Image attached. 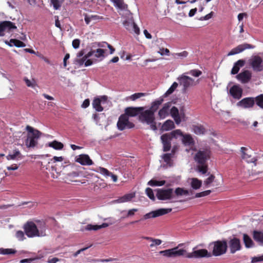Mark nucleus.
Here are the masks:
<instances>
[{
    "label": "nucleus",
    "mask_w": 263,
    "mask_h": 263,
    "mask_svg": "<svg viewBox=\"0 0 263 263\" xmlns=\"http://www.w3.org/2000/svg\"><path fill=\"white\" fill-rule=\"evenodd\" d=\"M181 134L182 133H168L162 135L161 139L163 144V151H169L171 148V141L173 139L176 137L177 135H181Z\"/></svg>",
    "instance_id": "obj_7"
},
{
    "label": "nucleus",
    "mask_w": 263,
    "mask_h": 263,
    "mask_svg": "<svg viewBox=\"0 0 263 263\" xmlns=\"http://www.w3.org/2000/svg\"><path fill=\"white\" fill-rule=\"evenodd\" d=\"M41 133H28L25 140V145L27 148L34 147L37 144Z\"/></svg>",
    "instance_id": "obj_11"
},
{
    "label": "nucleus",
    "mask_w": 263,
    "mask_h": 263,
    "mask_svg": "<svg viewBox=\"0 0 263 263\" xmlns=\"http://www.w3.org/2000/svg\"><path fill=\"white\" fill-rule=\"evenodd\" d=\"M183 245V243H179L177 247L161 251L159 254L167 258H176L183 256L186 257V254L189 253H187L185 249H179Z\"/></svg>",
    "instance_id": "obj_4"
},
{
    "label": "nucleus",
    "mask_w": 263,
    "mask_h": 263,
    "mask_svg": "<svg viewBox=\"0 0 263 263\" xmlns=\"http://www.w3.org/2000/svg\"><path fill=\"white\" fill-rule=\"evenodd\" d=\"M23 228L26 235L30 238L43 237L46 235L47 227L44 221L38 220L36 223L28 221L24 225Z\"/></svg>",
    "instance_id": "obj_1"
},
{
    "label": "nucleus",
    "mask_w": 263,
    "mask_h": 263,
    "mask_svg": "<svg viewBox=\"0 0 263 263\" xmlns=\"http://www.w3.org/2000/svg\"><path fill=\"white\" fill-rule=\"evenodd\" d=\"M76 161L83 165H91L93 164V162L89 156L86 154L80 155L76 158Z\"/></svg>",
    "instance_id": "obj_21"
},
{
    "label": "nucleus",
    "mask_w": 263,
    "mask_h": 263,
    "mask_svg": "<svg viewBox=\"0 0 263 263\" xmlns=\"http://www.w3.org/2000/svg\"><path fill=\"white\" fill-rule=\"evenodd\" d=\"M243 241L247 248H252L255 244L251 237L247 234H243Z\"/></svg>",
    "instance_id": "obj_30"
},
{
    "label": "nucleus",
    "mask_w": 263,
    "mask_h": 263,
    "mask_svg": "<svg viewBox=\"0 0 263 263\" xmlns=\"http://www.w3.org/2000/svg\"><path fill=\"white\" fill-rule=\"evenodd\" d=\"M189 182H190L191 186L194 190L199 189L202 185V181L196 178L189 179Z\"/></svg>",
    "instance_id": "obj_28"
},
{
    "label": "nucleus",
    "mask_w": 263,
    "mask_h": 263,
    "mask_svg": "<svg viewBox=\"0 0 263 263\" xmlns=\"http://www.w3.org/2000/svg\"><path fill=\"white\" fill-rule=\"evenodd\" d=\"M254 46L252 45L245 43L243 44L239 45L236 47L232 49L231 51L228 54V55H232L241 52L247 49H253Z\"/></svg>",
    "instance_id": "obj_19"
},
{
    "label": "nucleus",
    "mask_w": 263,
    "mask_h": 263,
    "mask_svg": "<svg viewBox=\"0 0 263 263\" xmlns=\"http://www.w3.org/2000/svg\"><path fill=\"white\" fill-rule=\"evenodd\" d=\"M135 197V194L130 193L127 194L119 198L117 200V202L118 203H122V202H125L127 201H130L134 197Z\"/></svg>",
    "instance_id": "obj_35"
},
{
    "label": "nucleus",
    "mask_w": 263,
    "mask_h": 263,
    "mask_svg": "<svg viewBox=\"0 0 263 263\" xmlns=\"http://www.w3.org/2000/svg\"><path fill=\"white\" fill-rule=\"evenodd\" d=\"M106 50L101 48L93 49V55L97 58H104Z\"/></svg>",
    "instance_id": "obj_38"
},
{
    "label": "nucleus",
    "mask_w": 263,
    "mask_h": 263,
    "mask_svg": "<svg viewBox=\"0 0 263 263\" xmlns=\"http://www.w3.org/2000/svg\"><path fill=\"white\" fill-rule=\"evenodd\" d=\"M188 55L189 53L186 51H183L179 53H174L172 54V55L175 59L179 57L181 59L186 58L188 56Z\"/></svg>",
    "instance_id": "obj_45"
},
{
    "label": "nucleus",
    "mask_w": 263,
    "mask_h": 263,
    "mask_svg": "<svg viewBox=\"0 0 263 263\" xmlns=\"http://www.w3.org/2000/svg\"><path fill=\"white\" fill-rule=\"evenodd\" d=\"M17 27L15 24L10 21H3L0 22V36L5 35L4 32H10L12 29H15Z\"/></svg>",
    "instance_id": "obj_14"
},
{
    "label": "nucleus",
    "mask_w": 263,
    "mask_h": 263,
    "mask_svg": "<svg viewBox=\"0 0 263 263\" xmlns=\"http://www.w3.org/2000/svg\"><path fill=\"white\" fill-rule=\"evenodd\" d=\"M179 135L182 137V141L184 145H192L194 144V140L190 135H185L183 136L181 134V135Z\"/></svg>",
    "instance_id": "obj_33"
},
{
    "label": "nucleus",
    "mask_w": 263,
    "mask_h": 263,
    "mask_svg": "<svg viewBox=\"0 0 263 263\" xmlns=\"http://www.w3.org/2000/svg\"><path fill=\"white\" fill-rule=\"evenodd\" d=\"M80 44V40L79 39H74L72 43V47L74 49H77L79 47Z\"/></svg>",
    "instance_id": "obj_60"
},
{
    "label": "nucleus",
    "mask_w": 263,
    "mask_h": 263,
    "mask_svg": "<svg viewBox=\"0 0 263 263\" xmlns=\"http://www.w3.org/2000/svg\"><path fill=\"white\" fill-rule=\"evenodd\" d=\"M86 60V59H85L84 56H83L81 59H77L75 60V62L77 63H78L79 65L81 66L83 65L84 63H85Z\"/></svg>",
    "instance_id": "obj_61"
},
{
    "label": "nucleus",
    "mask_w": 263,
    "mask_h": 263,
    "mask_svg": "<svg viewBox=\"0 0 263 263\" xmlns=\"http://www.w3.org/2000/svg\"><path fill=\"white\" fill-rule=\"evenodd\" d=\"M173 157L172 154L166 153L162 156V158L167 166L171 167L173 165V161L172 159Z\"/></svg>",
    "instance_id": "obj_34"
},
{
    "label": "nucleus",
    "mask_w": 263,
    "mask_h": 263,
    "mask_svg": "<svg viewBox=\"0 0 263 263\" xmlns=\"http://www.w3.org/2000/svg\"><path fill=\"white\" fill-rule=\"evenodd\" d=\"M156 197L160 200H170V202H175L174 191L172 188L158 189L156 190Z\"/></svg>",
    "instance_id": "obj_6"
},
{
    "label": "nucleus",
    "mask_w": 263,
    "mask_h": 263,
    "mask_svg": "<svg viewBox=\"0 0 263 263\" xmlns=\"http://www.w3.org/2000/svg\"><path fill=\"white\" fill-rule=\"evenodd\" d=\"M49 146L57 150H60L63 148V144L60 142H58L57 141H53L49 143Z\"/></svg>",
    "instance_id": "obj_40"
},
{
    "label": "nucleus",
    "mask_w": 263,
    "mask_h": 263,
    "mask_svg": "<svg viewBox=\"0 0 263 263\" xmlns=\"http://www.w3.org/2000/svg\"><path fill=\"white\" fill-rule=\"evenodd\" d=\"M24 80L28 87L32 88L35 87L36 84L35 81L33 79L30 80L27 78H24Z\"/></svg>",
    "instance_id": "obj_51"
},
{
    "label": "nucleus",
    "mask_w": 263,
    "mask_h": 263,
    "mask_svg": "<svg viewBox=\"0 0 263 263\" xmlns=\"http://www.w3.org/2000/svg\"><path fill=\"white\" fill-rule=\"evenodd\" d=\"M193 249V251L191 253H189L186 254V257L189 258H198L202 257H210L212 256V254L210 252H209L207 250L202 249L195 250Z\"/></svg>",
    "instance_id": "obj_13"
},
{
    "label": "nucleus",
    "mask_w": 263,
    "mask_h": 263,
    "mask_svg": "<svg viewBox=\"0 0 263 263\" xmlns=\"http://www.w3.org/2000/svg\"><path fill=\"white\" fill-rule=\"evenodd\" d=\"M170 113H171V116H172V117H175V116H177L179 115V111H178V108H177L176 107H175V106H173V107L171 109Z\"/></svg>",
    "instance_id": "obj_56"
},
{
    "label": "nucleus",
    "mask_w": 263,
    "mask_h": 263,
    "mask_svg": "<svg viewBox=\"0 0 263 263\" xmlns=\"http://www.w3.org/2000/svg\"><path fill=\"white\" fill-rule=\"evenodd\" d=\"M117 126L119 130H122L125 129H130L135 126L133 123L129 121V118L125 115H121L117 122Z\"/></svg>",
    "instance_id": "obj_12"
},
{
    "label": "nucleus",
    "mask_w": 263,
    "mask_h": 263,
    "mask_svg": "<svg viewBox=\"0 0 263 263\" xmlns=\"http://www.w3.org/2000/svg\"><path fill=\"white\" fill-rule=\"evenodd\" d=\"M252 236L259 245L263 246V231L254 230L252 232Z\"/></svg>",
    "instance_id": "obj_23"
},
{
    "label": "nucleus",
    "mask_w": 263,
    "mask_h": 263,
    "mask_svg": "<svg viewBox=\"0 0 263 263\" xmlns=\"http://www.w3.org/2000/svg\"><path fill=\"white\" fill-rule=\"evenodd\" d=\"M16 253V251L12 249H4L0 248V254L2 255H10Z\"/></svg>",
    "instance_id": "obj_43"
},
{
    "label": "nucleus",
    "mask_w": 263,
    "mask_h": 263,
    "mask_svg": "<svg viewBox=\"0 0 263 263\" xmlns=\"http://www.w3.org/2000/svg\"><path fill=\"white\" fill-rule=\"evenodd\" d=\"M112 2H113L115 5L121 9L124 8L123 7V0H111Z\"/></svg>",
    "instance_id": "obj_54"
},
{
    "label": "nucleus",
    "mask_w": 263,
    "mask_h": 263,
    "mask_svg": "<svg viewBox=\"0 0 263 263\" xmlns=\"http://www.w3.org/2000/svg\"><path fill=\"white\" fill-rule=\"evenodd\" d=\"M241 158L248 163H253L256 165L257 159L253 157L250 154V150L245 147H241L240 149Z\"/></svg>",
    "instance_id": "obj_15"
},
{
    "label": "nucleus",
    "mask_w": 263,
    "mask_h": 263,
    "mask_svg": "<svg viewBox=\"0 0 263 263\" xmlns=\"http://www.w3.org/2000/svg\"><path fill=\"white\" fill-rule=\"evenodd\" d=\"M18 168V166L16 164H13L11 165V166H9L7 167V168L8 170L9 171H14L17 170Z\"/></svg>",
    "instance_id": "obj_64"
},
{
    "label": "nucleus",
    "mask_w": 263,
    "mask_h": 263,
    "mask_svg": "<svg viewBox=\"0 0 263 263\" xmlns=\"http://www.w3.org/2000/svg\"><path fill=\"white\" fill-rule=\"evenodd\" d=\"M255 103L260 108L263 109V94H261L254 98Z\"/></svg>",
    "instance_id": "obj_42"
},
{
    "label": "nucleus",
    "mask_w": 263,
    "mask_h": 263,
    "mask_svg": "<svg viewBox=\"0 0 263 263\" xmlns=\"http://www.w3.org/2000/svg\"><path fill=\"white\" fill-rule=\"evenodd\" d=\"M172 209L171 208L168 209H159L158 210L152 211L148 213L145 214L143 216V218L139 220H137L135 221L132 222L130 223H134L136 222H138L142 219H147L151 218H155L157 217L165 214H166L172 211Z\"/></svg>",
    "instance_id": "obj_10"
},
{
    "label": "nucleus",
    "mask_w": 263,
    "mask_h": 263,
    "mask_svg": "<svg viewBox=\"0 0 263 263\" xmlns=\"http://www.w3.org/2000/svg\"><path fill=\"white\" fill-rule=\"evenodd\" d=\"M174 193L177 197L187 196L189 195V191L182 187H177Z\"/></svg>",
    "instance_id": "obj_31"
},
{
    "label": "nucleus",
    "mask_w": 263,
    "mask_h": 263,
    "mask_svg": "<svg viewBox=\"0 0 263 263\" xmlns=\"http://www.w3.org/2000/svg\"><path fill=\"white\" fill-rule=\"evenodd\" d=\"M16 237L19 240H23L25 238L24 232L22 231H17L16 232Z\"/></svg>",
    "instance_id": "obj_57"
},
{
    "label": "nucleus",
    "mask_w": 263,
    "mask_h": 263,
    "mask_svg": "<svg viewBox=\"0 0 263 263\" xmlns=\"http://www.w3.org/2000/svg\"><path fill=\"white\" fill-rule=\"evenodd\" d=\"M248 64L255 72H260L263 70V60L259 55L252 56L248 60Z\"/></svg>",
    "instance_id": "obj_8"
},
{
    "label": "nucleus",
    "mask_w": 263,
    "mask_h": 263,
    "mask_svg": "<svg viewBox=\"0 0 263 263\" xmlns=\"http://www.w3.org/2000/svg\"><path fill=\"white\" fill-rule=\"evenodd\" d=\"M5 43L10 47H12L13 45L17 47H24L26 46V44L24 42L17 39H11L9 42L6 41Z\"/></svg>",
    "instance_id": "obj_29"
},
{
    "label": "nucleus",
    "mask_w": 263,
    "mask_h": 263,
    "mask_svg": "<svg viewBox=\"0 0 263 263\" xmlns=\"http://www.w3.org/2000/svg\"><path fill=\"white\" fill-rule=\"evenodd\" d=\"M144 109L143 107H128L125 109V112L123 115H125L128 118L129 117H136L137 115L139 116L140 112L143 111Z\"/></svg>",
    "instance_id": "obj_16"
},
{
    "label": "nucleus",
    "mask_w": 263,
    "mask_h": 263,
    "mask_svg": "<svg viewBox=\"0 0 263 263\" xmlns=\"http://www.w3.org/2000/svg\"><path fill=\"white\" fill-rule=\"evenodd\" d=\"M101 100L99 98H95L92 102L93 107L99 112L103 110V107L101 105Z\"/></svg>",
    "instance_id": "obj_36"
},
{
    "label": "nucleus",
    "mask_w": 263,
    "mask_h": 263,
    "mask_svg": "<svg viewBox=\"0 0 263 263\" xmlns=\"http://www.w3.org/2000/svg\"><path fill=\"white\" fill-rule=\"evenodd\" d=\"M255 104V100L253 97H247L242 99L237 102L238 106L242 107L244 108H252Z\"/></svg>",
    "instance_id": "obj_18"
},
{
    "label": "nucleus",
    "mask_w": 263,
    "mask_h": 263,
    "mask_svg": "<svg viewBox=\"0 0 263 263\" xmlns=\"http://www.w3.org/2000/svg\"><path fill=\"white\" fill-rule=\"evenodd\" d=\"M215 176L211 174L209 177L204 181V184L206 187H209L215 180Z\"/></svg>",
    "instance_id": "obj_44"
},
{
    "label": "nucleus",
    "mask_w": 263,
    "mask_h": 263,
    "mask_svg": "<svg viewBox=\"0 0 263 263\" xmlns=\"http://www.w3.org/2000/svg\"><path fill=\"white\" fill-rule=\"evenodd\" d=\"M146 95H147L146 93L138 92V93H134L133 95H131L129 97V98L132 101H135L136 100H137L141 97L146 96Z\"/></svg>",
    "instance_id": "obj_47"
},
{
    "label": "nucleus",
    "mask_w": 263,
    "mask_h": 263,
    "mask_svg": "<svg viewBox=\"0 0 263 263\" xmlns=\"http://www.w3.org/2000/svg\"><path fill=\"white\" fill-rule=\"evenodd\" d=\"M230 94L235 99H239L242 97V89L238 85H233L229 90Z\"/></svg>",
    "instance_id": "obj_20"
},
{
    "label": "nucleus",
    "mask_w": 263,
    "mask_h": 263,
    "mask_svg": "<svg viewBox=\"0 0 263 263\" xmlns=\"http://www.w3.org/2000/svg\"><path fill=\"white\" fill-rule=\"evenodd\" d=\"M152 243L150 245V247L153 248L155 246H159L161 244L162 240L159 239L152 238L151 240Z\"/></svg>",
    "instance_id": "obj_55"
},
{
    "label": "nucleus",
    "mask_w": 263,
    "mask_h": 263,
    "mask_svg": "<svg viewBox=\"0 0 263 263\" xmlns=\"http://www.w3.org/2000/svg\"><path fill=\"white\" fill-rule=\"evenodd\" d=\"M263 261V255L259 257H254L252 258L251 262L252 263L257 262L258 261Z\"/></svg>",
    "instance_id": "obj_62"
},
{
    "label": "nucleus",
    "mask_w": 263,
    "mask_h": 263,
    "mask_svg": "<svg viewBox=\"0 0 263 263\" xmlns=\"http://www.w3.org/2000/svg\"><path fill=\"white\" fill-rule=\"evenodd\" d=\"M251 73L248 70L239 73L236 76L237 79L242 83H248L251 80Z\"/></svg>",
    "instance_id": "obj_22"
},
{
    "label": "nucleus",
    "mask_w": 263,
    "mask_h": 263,
    "mask_svg": "<svg viewBox=\"0 0 263 263\" xmlns=\"http://www.w3.org/2000/svg\"><path fill=\"white\" fill-rule=\"evenodd\" d=\"M185 73L191 74L195 77H198L202 74V71L198 69H192Z\"/></svg>",
    "instance_id": "obj_49"
},
{
    "label": "nucleus",
    "mask_w": 263,
    "mask_h": 263,
    "mask_svg": "<svg viewBox=\"0 0 263 263\" xmlns=\"http://www.w3.org/2000/svg\"><path fill=\"white\" fill-rule=\"evenodd\" d=\"M211 193V190L205 191L200 193H196L195 195V198H200L202 197H204L209 195Z\"/></svg>",
    "instance_id": "obj_53"
},
{
    "label": "nucleus",
    "mask_w": 263,
    "mask_h": 263,
    "mask_svg": "<svg viewBox=\"0 0 263 263\" xmlns=\"http://www.w3.org/2000/svg\"><path fill=\"white\" fill-rule=\"evenodd\" d=\"M96 172L100 173L105 177H108L111 174V172H110L107 169L102 167H99L97 168Z\"/></svg>",
    "instance_id": "obj_41"
},
{
    "label": "nucleus",
    "mask_w": 263,
    "mask_h": 263,
    "mask_svg": "<svg viewBox=\"0 0 263 263\" xmlns=\"http://www.w3.org/2000/svg\"><path fill=\"white\" fill-rule=\"evenodd\" d=\"M229 247L230 252L232 254H234L236 252L239 251L241 249L240 239L236 237H233L230 239L229 241Z\"/></svg>",
    "instance_id": "obj_17"
},
{
    "label": "nucleus",
    "mask_w": 263,
    "mask_h": 263,
    "mask_svg": "<svg viewBox=\"0 0 263 263\" xmlns=\"http://www.w3.org/2000/svg\"><path fill=\"white\" fill-rule=\"evenodd\" d=\"M210 157V151L208 149L199 151L195 155L194 160L197 163L196 171L202 174L208 172V166L206 161Z\"/></svg>",
    "instance_id": "obj_2"
},
{
    "label": "nucleus",
    "mask_w": 263,
    "mask_h": 263,
    "mask_svg": "<svg viewBox=\"0 0 263 263\" xmlns=\"http://www.w3.org/2000/svg\"><path fill=\"white\" fill-rule=\"evenodd\" d=\"M111 224V223L109 224L107 223H103L101 225H97V224L93 225L91 224H89L86 226L85 230H87V231H92V230L97 231V230H98L102 228H106V227H108Z\"/></svg>",
    "instance_id": "obj_26"
},
{
    "label": "nucleus",
    "mask_w": 263,
    "mask_h": 263,
    "mask_svg": "<svg viewBox=\"0 0 263 263\" xmlns=\"http://www.w3.org/2000/svg\"><path fill=\"white\" fill-rule=\"evenodd\" d=\"M169 103H165L163 107L159 111L158 115L161 119H164L168 115L169 108L170 107Z\"/></svg>",
    "instance_id": "obj_27"
},
{
    "label": "nucleus",
    "mask_w": 263,
    "mask_h": 263,
    "mask_svg": "<svg viewBox=\"0 0 263 263\" xmlns=\"http://www.w3.org/2000/svg\"><path fill=\"white\" fill-rule=\"evenodd\" d=\"M24 156L21 154L20 151L18 149H15L13 151L12 154H9L6 156L8 160L22 159Z\"/></svg>",
    "instance_id": "obj_24"
},
{
    "label": "nucleus",
    "mask_w": 263,
    "mask_h": 263,
    "mask_svg": "<svg viewBox=\"0 0 263 263\" xmlns=\"http://www.w3.org/2000/svg\"><path fill=\"white\" fill-rule=\"evenodd\" d=\"M245 64V61L243 60H239L236 63H235L232 70L231 74H237L240 68L242 67Z\"/></svg>",
    "instance_id": "obj_25"
},
{
    "label": "nucleus",
    "mask_w": 263,
    "mask_h": 263,
    "mask_svg": "<svg viewBox=\"0 0 263 263\" xmlns=\"http://www.w3.org/2000/svg\"><path fill=\"white\" fill-rule=\"evenodd\" d=\"M145 193L147 196L153 201L155 200V197L153 190L151 188L147 187L145 190Z\"/></svg>",
    "instance_id": "obj_50"
},
{
    "label": "nucleus",
    "mask_w": 263,
    "mask_h": 263,
    "mask_svg": "<svg viewBox=\"0 0 263 263\" xmlns=\"http://www.w3.org/2000/svg\"><path fill=\"white\" fill-rule=\"evenodd\" d=\"M130 31H133L137 34H139L140 33V29L139 27L137 26V25L135 23H134L133 27H132V30Z\"/></svg>",
    "instance_id": "obj_63"
},
{
    "label": "nucleus",
    "mask_w": 263,
    "mask_h": 263,
    "mask_svg": "<svg viewBox=\"0 0 263 263\" xmlns=\"http://www.w3.org/2000/svg\"><path fill=\"white\" fill-rule=\"evenodd\" d=\"M178 86V83L177 82H174L173 84L171 85V86L170 87V88L167 90L166 94V95H170L177 88V87Z\"/></svg>",
    "instance_id": "obj_52"
},
{
    "label": "nucleus",
    "mask_w": 263,
    "mask_h": 263,
    "mask_svg": "<svg viewBox=\"0 0 263 263\" xmlns=\"http://www.w3.org/2000/svg\"><path fill=\"white\" fill-rule=\"evenodd\" d=\"M192 130L193 132H204L205 128L204 126L199 124H194L192 125Z\"/></svg>",
    "instance_id": "obj_48"
},
{
    "label": "nucleus",
    "mask_w": 263,
    "mask_h": 263,
    "mask_svg": "<svg viewBox=\"0 0 263 263\" xmlns=\"http://www.w3.org/2000/svg\"><path fill=\"white\" fill-rule=\"evenodd\" d=\"M51 3L55 10H58L61 7L59 0H51Z\"/></svg>",
    "instance_id": "obj_58"
},
{
    "label": "nucleus",
    "mask_w": 263,
    "mask_h": 263,
    "mask_svg": "<svg viewBox=\"0 0 263 263\" xmlns=\"http://www.w3.org/2000/svg\"><path fill=\"white\" fill-rule=\"evenodd\" d=\"M180 86H182V91L183 92H186L188 88L192 86L195 85L194 80L184 74H181L177 79Z\"/></svg>",
    "instance_id": "obj_9"
},
{
    "label": "nucleus",
    "mask_w": 263,
    "mask_h": 263,
    "mask_svg": "<svg viewBox=\"0 0 263 263\" xmlns=\"http://www.w3.org/2000/svg\"><path fill=\"white\" fill-rule=\"evenodd\" d=\"M163 101V99L162 98H160L159 99L155 100L152 103V105L151 108L148 109L153 111L154 114L158 109L159 106L162 104Z\"/></svg>",
    "instance_id": "obj_32"
},
{
    "label": "nucleus",
    "mask_w": 263,
    "mask_h": 263,
    "mask_svg": "<svg viewBox=\"0 0 263 263\" xmlns=\"http://www.w3.org/2000/svg\"><path fill=\"white\" fill-rule=\"evenodd\" d=\"M209 248L212 250V255L221 256L227 252L228 243L226 239L213 241L209 244Z\"/></svg>",
    "instance_id": "obj_3"
},
{
    "label": "nucleus",
    "mask_w": 263,
    "mask_h": 263,
    "mask_svg": "<svg viewBox=\"0 0 263 263\" xmlns=\"http://www.w3.org/2000/svg\"><path fill=\"white\" fill-rule=\"evenodd\" d=\"M175 127L174 122L172 120H168L166 121L162 125V129L164 130H172Z\"/></svg>",
    "instance_id": "obj_37"
},
{
    "label": "nucleus",
    "mask_w": 263,
    "mask_h": 263,
    "mask_svg": "<svg viewBox=\"0 0 263 263\" xmlns=\"http://www.w3.org/2000/svg\"><path fill=\"white\" fill-rule=\"evenodd\" d=\"M161 55H169L170 54V50L167 48H160V51L158 52Z\"/></svg>",
    "instance_id": "obj_59"
},
{
    "label": "nucleus",
    "mask_w": 263,
    "mask_h": 263,
    "mask_svg": "<svg viewBox=\"0 0 263 263\" xmlns=\"http://www.w3.org/2000/svg\"><path fill=\"white\" fill-rule=\"evenodd\" d=\"M139 121L143 123H146L149 125L151 129L155 130L157 129L156 124L155 122V115L148 109L140 112L139 116Z\"/></svg>",
    "instance_id": "obj_5"
},
{
    "label": "nucleus",
    "mask_w": 263,
    "mask_h": 263,
    "mask_svg": "<svg viewBox=\"0 0 263 263\" xmlns=\"http://www.w3.org/2000/svg\"><path fill=\"white\" fill-rule=\"evenodd\" d=\"M135 22L133 20H126L123 22V25L128 31H131Z\"/></svg>",
    "instance_id": "obj_46"
},
{
    "label": "nucleus",
    "mask_w": 263,
    "mask_h": 263,
    "mask_svg": "<svg viewBox=\"0 0 263 263\" xmlns=\"http://www.w3.org/2000/svg\"><path fill=\"white\" fill-rule=\"evenodd\" d=\"M165 183V180L157 181L152 179L148 182L147 184L151 186H161L164 185Z\"/></svg>",
    "instance_id": "obj_39"
}]
</instances>
